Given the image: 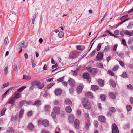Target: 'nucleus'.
Returning a JSON list of instances; mask_svg holds the SVG:
<instances>
[{
    "mask_svg": "<svg viewBox=\"0 0 133 133\" xmlns=\"http://www.w3.org/2000/svg\"><path fill=\"white\" fill-rule=\"evenodd\" d=\"M26 86H23L18 89L17 92H21L26 88Z\"/></svg>",
    "mask_w": 133,
    "mask_h": 133,
    "instance_id": "29",
    "label": "nucleus"
},
{
    "mask_svg": "<svg viewBox=\"0 0 133 133\" xmlns=\"http://www.w3.org/2000/svg\"><path fill=\"white\" fill-rule=\"evenodd\" d=\"M32 111H30L27 112V115L28 116H30L32 115Z\"/></svg>",
    "mask_w": 133,
    "mask_h": 133,
    "instance_id": "59",
    "label": "nucleus"
},
{
    "mask_svg": "<svg viewBox=\"0 0 133 133\" xmlns=\"http://www.w3.org/2000/svg\"><path fill=\"white\" fill-rule=\"evenodd\" d=\"M108 72L109 74L112 76H114V73L111 70H109L108 71Z\"/></svg>",
    "mask_w": 133,
    "mask_h": 133,
    "instance_id": "63",
    "label": "nucleus"
},
{
    "mask_svg": "<svg viewBox=\"0 0 133 133\" xmlns=\"http://www.w3.org/2000/svg\"><path fill=\"white\" fill-rule=\"evenodd\" d=\"M78 53L76 51H73L71 52L70 55V57L71 58H74L77 56Z\"/></svg>",
    "mask_w": 133,
    "mask_h": 133,
    "instance_id": "7",
    "label": "nucleus"
},
{
    "mask_svg": "<svg viewBox=\"0 0 133 133\" xmlns=\"http://www.w3.org/2000/svg\"><path fill=\"white\" fill-rule=\"evenodd\" d=\"M127 87L128 89L130 90H133V87L131 84L127 85Z\"/></svg>",
    "mask_w": 133,
    "mask_h": 133,
    "instance_id": "51",
    "label": "nucleus"
},
{
    "mask_svg": "<svg viewBox=\"0 0 133 133\" xmlns=\"http://www.w3.org/2000/svg\"><path fill=\"white\" fill-rule=\"evenodd\" d=\"M19 45L20 46L21 48L22 47L26 48L27 46V44H24V41L23 43L21 42L19 44Z\"/></svg>",
    "mask_w": 133,
    "mask_h": 133,
    "instance_id": "21",
    "label": "nucleus"
},
{
    "mask_svg": "<svg viewBox=\"0 0 133 133\" xmlns=\"http://www.w3.org/2000/svg\"><path fill=\"white\" fill-rule=\"evenodd\" d=\"M37 86L39 89H42L44 87V84L43 83H41L39 81V83H38V85H37Z\"/></svg>",
    "mask_w": 133,
    "mask_h": 133,
    "instance_id": "25",
    "label": "nucleus"
},
{
    "mask_svg": "<svg viewBox=\"0 0 133 133\" xmlns=\"http://www.w3.org/2000/svg\"><path fill=\"white\" fill-rule=\"evenodd\" d=\"M130 127V126L129 124L128 123H127L125 124L124 127L123 128L126 130L128 129Z\"/></svg>",
    "mask_w": 133,
    "mask_h": 133,
    "instance_id": "37",
    "label": "nucleus"
},
{
    "mask_svg": "<svg viewBox=\"0 0 133 133\" xmlns=\"http://www.w3.org/2000/svg\"><path fill=\"white\" fill-rule=\"evenodd\" d=\"M91 88L92 90L93 91H96L99 89V87L96 85H92L91 86Z\"/></svg>",
    "mask_w": 133,
    "mask_h": 133,
    "instance_id": "18",
    "label": "nucleus"
},
{
    "mask_svg": "<svg viewBox=\"0 0 133 133\" xmlns=\"http://www.w3.org/2000/svg\"><path fill=\"white\" fill-rule=\"evenodd\" d=\"M34 126L33 125L32 123H29L28 126V128L29 130H31L34 128Z\"/></svg>",
    "mask_w": 133,
    "mask_h": 133,
    "instance_id": "19",
    "label": "nucleus"
},
{
    "mask_svg": "<svg viewBox=\"0 0 133 133\" xmlns=\"http://www.w3.org/2000/svg\"><path fill=\"white\" fill-rule=\"evenodd\" d=\"M68 83L69 85L71 86L74 87L75 86V82L73 79L72 78H70L69 79Z\"/></svg>",
    "mask_w": 133,
    "mask_h": 133,
    "instance_id": "8",
    "label": "nucleus"
},
{
    "mask_svg": "<svg viewBox=\"0 0 133 133\" xmlns=\"http://www.w3.org/2000/svg\"><path fill=\"white\" fill-rule=\"evenodd\" d=\"M53 110L57 115H59L60 114V108L59 107H55L53 109Z\"/></svg>",
    "mask_w": 133,
    "mask_h": 133,
    "instance_id": "4",
    "label": "nucleus"
},
{
    "mask_svg": "<svg viewBox=\"0 0 133 133\" xmlns=\"http://www.w3.org/2000/svg\"><path fill=\"white\" fill-rule=\"evenodd\" d=\"M109 95L111 98L113 99H115L116 96L112 92H110L109 94Z\"/></svg>",
    "mask_w": 133,
    "mask_h": 133,
    "instance_id": "30",
    "label": "nucleus"
},
{
    "mask_svg": "<svg viewBox=\"0 0 133 133\" xmlns=\"http://www.w3.org/2000/svg\"><path fill=\"white\" fill-rule=\"evenodd\" d=\"M86 96L88 98H92L93 97V95L91 92H88L86 94Z\"/></svg>",
    "mask_w": 133,
    "mask_h": 133,
    "instance_id": "17",
    "label": "nucleus"
},
{
    "mask_svg": "<svg viewBox=\"0 0 133 133\" xmlns=\"http://www.w3.org/2000/svg\"><path fill=\"white\" fill-rule=\"evenodd\" d=\"M59 37L61 38L62 37L64 36V33L62 31H60L58 34Z\"/></svg>",
    "mask_w": 133,
    "mask_h": 133,
    "instance_id": "43",
    "label": "nucleus"
},
{
    "mask_svg": "<svg viewBox=\"0 0 133 133\" xmlns=\"http://www.w3.org/2000/svg\"><path fill=\"white\" fill-rule=\"evenodd\" d=\"M34 59L33 60L32 59L31 60V62L32 63V67L34 68L35 66V61H34Z\"/></svg>",
    "mask_w": 133,
    "mask_h": 133,
    "instance_id": "55",
    "label": "nucleus"
},
{
    "mask_svg": "<svg viewBox=\"0 0 133 133\" xmlns=\"http://www.w3.org/2000/svg\"><path fill=\"white\" fill-rule=\"evenodd\" d=\"M118 69V66L116 65L113 68L112 70L113 71H115L117 70Z\"/></svg>",
    "mask_w": 133,
    "mask_h": 133,
    "instance_id": "52",
    "label": "nucleus"
},
{
    "mask_svg": "<svg viewBox=\"0 0 133 133\" xmlns=\"http://www.w3.org/2000/svg\"><path fill=\"white\" fill-rule=\"evenodd\" d=\"M61 90L59 89H57L55 90V93L56 95L57 96L59 95L61 93Z\"/></svg>",
    "mask_w": 133,
    "mask_h": 133,
    "instance_id": "12",
    "label": "nucleus"
},
{
    "mask_svg": "<svg viewBox=\"0 0 133 133\" xmlns=\"http://www.w3.org/2000/svg\"><path fill=\"white\" fill-rule=\"evenodd\" d=\"M114 34L116 35H118L119 34V31L118 30H116L114 32Z\"/></svg>",
    "mask_w": 133,
    "mask_h": 133,
    "instance_id": "64",
    "label": "nucleus"
},
{
    "mask_svg": "<svg viewBox=\"0 0 133 133\" xmlns=\"http://www.w3.org/2000/svg\"><path fill=\"white\" fill-rule=\"evenodd\" d=\"M12 88H10L8 89L4 94L2 96V97L3 98H4L6 96V94Z\"/></svg>",
    "mask_w": 133,
    "mask_h": 133,
    "instance_id": "35",
    "label": "nucleus"
},
{
    "mask_svg": "<svg viewBox=\"0 0 133 133\" xmlns=\"http://www.w3.org/2000/svg\"><path fill=\"white\" fill-rule=\"evenodd\" d=\"M100 97L102 101H104L106 98V96L103 94H101L100 95Z\"/></svg>",
    "mask_w": 133,
    "mask_h": 133,
    "instance_id": "32",
    "label": "nucleus"
},
{
    "mask_svg": "<svg viewBox=\"0 0 133 133\" xmlns=\"http://www.w3.org/2000/svg\"><path fill=\"white\" fill-rule=\"evenodd\" d=\"M9 84V82H7L6 83H4L3 84V87H2V88H5L6 87L8 86Z\"/></svg>",
    "mask_w": 133,
    "mask_h": 133,
    "instance_id": "54",
    "label": "nucleus"
},
{
    "mask_svg": "<svg viewBox=\"0 0 133 133\" xmlns=\"http://www.w3.org/2000/svg\"><path fill=\"white\" fill-rule=\"evenodd\" d=\"M83 78L85 79H88L90 77V75L88 73H84L83 75Z\"/></svg>",
    "mask_w": 133,
    "mask_h": 133,
    "instance_id": "13",
    "label": "nucleus"
},
{
    "mask_svg": "<svg viewBox=\"0 0 133 133\" xmlns=\"http://www.w3.org/2000/svg\"><path fill=\"white\" fill-rule=\"evenodd\" d=\"M83 104L84 107L87 109H89L91 108V105L90 103L87 98L83 99Z\"/></svg>",
    "mask_w": 133,
    "mask_h": 133,
    "instance_id": "1",
    "label": "nucleus"
},
{
    "mask_svg": "<svg viewBox=\"0 0 133 133\" xmlns=\"http://www.w3.org/2000/svg\"><path fill=\"white\" fill-rule=\"evenodd\" d=\"M15 102V99L14 97H12L9 100L8 103L9 104H13Z\"/></svg>",
    "mask_w": 133,
    "mask_h": 133,
    "instance_id": "22",
    "label": "nucleus"
},
{
    "mask_svg": "<svg viewBox=\"0 0 133 133\" xmlns=\"http://www.w3.org/2000/svg\"><path fill=\"white\" fill-rule=\"evenodd\" d=\"M77 48L78 50H82L84 49V46H77Z\"/></svg>",
    "mask_w": 133,
    "mask_h": 133,
    "instance_id": "33",
    "label": "nucleus"
},
{
    "mask_svg": "<svg viewBox=\"0 0 133 133\" xmlns=\"http://www.w3.org/2000/svg\"><path fill=\"white\" fill-rule=\"evenodd\" d=\"M122 43L123 45H124L125 46H127L126 42L125 39H123L122 41Z\"/></svg>",
    "mask_w": 133,
    "mask_h": 133,
    "instance_id": "60",
    "label": "nucleus"
},
{
    "mask_svg": "<svg viewBox=\"0 0 133 133\" xmlns=\"http://www.w3.org/2000/svg\"><path fill=\"white\" fill-rule=\"evenodd\" d=\"M65 110L67 113H69L71 112L72 109L70 106H67L65 108Z\"/></svg>",
    "mask_w": 133,
    "mask_h": 133,
    "instance_id": "26",
    "label": "nucleus"
},
{
    "mask_svg": "<svg viewBox=\"0 0 133 133\" xmlns=\"http://www.w3.org/2000/svg\"><path fill=\"white\" fill-rule=\"evenodd\" d=\"M132 24L131 23H129L128 25L127 26V28L128 29H130L131 28Z\"/></svg>",
    "mask_w": 133,
    "mask_h": 133,
    "instance_id": "57",
    "label": "nucleus"
},
{
    "mask_svg": "<svg viewBox=\"0 0 133 133\" xmlns=\"http://www.w3.org/2000/svg\"><path fill=\"white\" fill-rule=\"evenodd\" d=\"M127 74L125 72H124L121 75L122 77L124 78H127Z\"/></svg>",
    "mask_w": 133,
    "mask_h": 133,
    "instance_id": "36",
    "label": "nucleus"
},
{
    "mask_svg": "<svg viewBox=\"0 0 133 133\" xmlns=\"http://www.w3.org/2000/svg\"><path fill=\"white\" fill-rule=\"evenodd\" d=\"M128 15H125L122 16L120 18L121 20H122L123 19L127 18L128 17Z\"/></svg>",
    "mask_w": 133,
    "mask_h": 133,
    "instance_id": "50",
    "label": "nucleus"
},
{
    "mask_svg": "<svg viewBox=\"0 0 133 133\" xmlns=\"http://www.w3.org/2000/svg\"><path fill=\"white\" fill-rule=\"evenodd\" d=\"M26 101L25 100H22L19 103V107L21 108L22 106L25 104Z\"/></svg>",
    "mask_w": 133,
    "mask_h": 133,
    "instance_id": "23",
    "label": "nucleus"
},
{
    "mask_svg": "<svg viewBox=\"0 0 133 133\" xmlns=\"http://www.w3.org/2000/svg\"><path fill=\"white\" fill-rule=\"evenodd\" d=\"M55 83H52L48 84L47 87V89L48 90L51 88Z\"/></svg>",
    "mask_w": 133,
    "mask_h": 133,
    "instance_id": "38",
    "label": "nucleus"
},
{
    "mask_svg": "<svg viewBox=\"0 0 133 133\" xmlns=\"http://www.w3.org/2000/svg\"><path fill=\"white\" fill-rule=\"evenodd\" d=\"M109 82L112 86L114 88L116 87V84L115 82L112 79H110Z\"/></svg>",
    "mask_w": 133,
    "mask_h": 133,
    "instance_id": "20",
    "label": "nucleus"
},
{
    "mask_svg": "<svg viewBox=\"0 0 133 133\" xmlns=\"http://www.w3.org/2000/svg\"><path fill=\"white\" fill-rule=\"evenodd\" d=\"M80 123V122L79 120L77 119L75 120L74 122V124L75 125H76V126L79 125V124Z\"/></svg>",
    "mask_w": 133,
    "mask_h": 133,
    "instance_id": "34",
    "label": "nucleus"
},
{
    "mask_svg": "<svg viewBox=\"0 0 133 133\" xmlns=\"http://www.w3.org/2000/svg\"><path fill=\"white\" fill-rule=\"evenodd\" d=\"M6 111V109L4 108L2 109L1 111V116H3L4 115Z\"/></svg>",
    "mask_w": 133,
    "mask_h": 133,
    "instance_id": "41",
    "label": "nucleus"
},
{
    "mask_svg": "<svg viewBox=\"0 0 133 133\" xmlns=\"http://www.w3.org/2000/svg\"><path fill=\"white\" fill-rule=\"evenodd\" d=\"M5 44H7L8 43V40L7 37H6L5 39L4 40Z\"/></svg>",
    "mask_w": 133,
    "mask_h": 133,
    "instance_id": "61",
    "label": "nucleus"
},
{
    "mask_svg": "<svg viewBox=\"0 0 133 133\" xmlns=\"http://www.w3.org/2000/svg\"><path fill=\"white\" fill-rule=\"evenodd\" d=\"M56 114L53 111H52L51 113V116L54 119H55L56 118Z\"/></svg>",
    "mask_w": 133,
    "mask_h": 133,
    "instance_id": "48",
    "label": "nucleus"
},
{
    "mask_svg": "<svg viewBox=\"0 0 133 133\" xmlns=\"http://www.w3.org/2000/svg\"><path fill=\"white\" fill-rule=\"evenodd\" d=\"M119 63L120 65L123 67H124V64L123 62L122 61H119Z\"/></svg>",
    "mask_w": 133,
    "mask_h": 133,
    "instance_id": "62",
    "label": "nucleus"
},
{
    "mask_svg": "<svg viewBox=\"0 0 133 133\" xmlns=\"http://www.w3.org/2000/svg\"><path fill=\"white\" fill-rule=\"evenodd\" d=\"M98 84L101 87H102L104 85V81L102 79H99L98 81Z\"/></svg>",
    "mask_w": 133,
    "mask_h": 133,
    "instance_id": "15",
    "label": "nucleus"
},
{
    "mask_svg": "<svg viewBox=\"0 0 133 133\" xmlns=\"http://www.w3.org/2000/svg\"><path fill=\"white\" fill-rule=\"evenodd\" d=\"M69 121L70 123H72L74 120V116L72 115H70L68 116V118Z\"/></svg>",
    "mask_w": 133,
    "mask_h": 133,
    "instance_id": "14",
    "label": "nucleus"
},
{
    "mask_svg": "<svg viewBox=\"0 0 133 133\" xmlns=\"http://www.w3.org/2000/svg\"><path fill=\"white\" fill-rule=\"evenodd\" d=\"M99 120L101 122H105L106 119L105 117L103 116H100L99 117Z\"/></svg>",
    "mask_w": 133,
    "mask_h": 133,
    "instance_id": "16",
    "label": "nucleus"
},
{
    "mask_svg": "<svg viewBox=\"0 0 133 133\" xmlns=\"http://www.w3.org/2000/svg\"><path fill=\"white\" fill-rule=\"evenodd\" d=\"M125 34L126 35H128L129 36H131V33L129 31H128L126 30L125 31Z\"/></svg>",
    "mask_w": 133,
    "mask_h": 133,
    "instance_id": "56",
    "label": "nucleus"
},
{
    "mask_svg": "<svg viewBox=\"0 0 133 133\" xmlns=\"http://www.w3.org/2000/svg\"><path fill=\"white\" fill-rule=\"evenodd\" d=\"M50 105H46L45 106L44 109L46 111H48L50 110Z\"/></svg>",
    "mask_w": 133,
    "mask_h": 133,
    "instance_id": "39",
    "label": "nucleus"
},
{
    "mask_svg": "<svg viewBox=\"0 0 133 133\" xmlns=\"http://www.w3.org/2000/svg\"><path fill=\"white\" fill-rule=\"evenodd\" d=\"M24 110L23 109H21L20 111L19 114V117L21 118L22 117V115L23 114L24 112Z\"/></svg>",
    "mask_w": 133,
    "mask_h": 133,
    "instance_id": "28",
    "label": "nucleus"
},
{
    "mask_svg": "<svg viewBox=\"0 0 133 133\" xmlns=\"http://www.w3.org/2000/svg\"><path fill=\"white\" fill-rule=\"evenodd\" d=\"M102 44L101 43H99L98 44L96 49V50L97 51H99L101 49Z\"/></svg>",
    "mask_w": 133,
    "mask_h": 133,
    "instance_id": "47",
    "label": "nucleus"
},
{
    "mask_svg": "<svg viewBox=\"0 0 133 133\" xmlns=\"http://www.w3.org/2000/svg\"><path fill=\"white\" fill-rule=\"evenodd\" d=\"M94 125L96 127H98L99 125L98 121L96 120L94 121Z\"/></svg>",
    "mask_w": 133,
    "mask_h": 133,
    "instance_id": "44",
    "label": "nucleus"
},
{
    "mask_svg": "<svg viewBox=\"0 0 133 133\" xmlns=\"http://www.w3.org/2000/svg\"><path fill=\"white\" fill-rule=\"evenodd\" d=\"M41 103V101H40L38 100L35 101L33 105H37V106H39L40 105Z\"/></svg>",
    "mask_w": 133,
    "mask_h": 133,
    "instance_id": "31",
    "label": "nucleus"
},
{
    "mask_svg": "<svg viewBox=\"0 0 133 133\" xmlns=\"http://www.w3.org/2000/svg\"><path fill=\"white\" fill-rule=\"evenodd\" d=\"M90 125V122L88 120V119L87 122V124L85 127L87 129H88L89 128V127Z\"/></svg>",
    "mask_w": 133,
    "mask_h": 133,
    "instance_id": "40",
    "label": "nucleus"
},
{
    "mask_svg": "<svg viewBox=\"0 0 133 133\" xmlns=\"http://www.w3.org/2000/svg\"><path fill=\"white\" fill-rule=\"evenodd\" d=\"M13 129V128L12 127L9 128L7 130V132L8 133L11 132L12 131Z\"/></svg>",
    "mask_w": 133,
    "mask_h": 133,
    "instance_id": "46",
    "label": "nucleus"
},
{
    "mask_svg": "<svg viewBox=\"0 0 133 133\" xmlns=\"http://www.w3.org/2000/svg\"><path fill=\"white\" fill-rule=\"evenodd\" d=\"M39 83V81L37 80H35L31 81L30 84L33 86H37Z\"/></svg>",
    "mask_w": 133,
    "mask_h": 133,
    "instance_id": "11",
    "label": "nucleus"
},
{
    "mask_svg": "<svg viewBox=\"0 0 133 133\" xmlns=\"http://www.w3.org/2000/svg\"><path fill=\"white\" fill-rule=\"evenodd\" d=\"M64 103L66 105H71L72 103L71 101L69 98H67L65 99Z\"/></svg>",
    "mask_w": 133,
    "mask_h": 133,
    "instance_id": "10",
    "label": "nucleus"
},
{
    "mask_svg": "<svg viewBox=\"0 0 133 133\" xmlns=\"http://www.w3.org/2000/svg\"><path fill=\"white\" fill-rule=\"evenodd\" d=\"M20 96L21 95L20 93H15L14 95V96L13 97H14V98L15 99H17L19 98Z\"/></svg>",
    "mask_w": 133,
    "mask_h": 133,
    "instance_id": "24",
    "label": "nucleus"
},
{
    "mask_svg": "<svg viewBox=\"0 0 133 133\" xmlns=\"http://www.w3.org/2000/svg\"><path fill=\"white\" fill-rule=\"evenodd\" d=\"M41 122L42 125L45 127H48L49 125V122L47 120H43Z\"/></svg>",
    "mask_w": 133,
    "mask_h": 133,
    "instance_id": "9",
    "label": "nucleus"
},
{
    "mask_svg": "<svg viewBox=\"0 0 133 133\" xmlns=\"http://www.w3.org/2000/svg\"><path fill=\"white\" fill-rule=\"evenodd\" d=\"M126 108L127 110L128 111H130L132 108L131 106L129 105H127Z\"/></svg>",
    "mask_w": 133,
    "mask_h": 133,
    "instance_id": "45",
    "label": "nucleus"
},
{
    "mask_svg": "<svg viewBox=\"0 0 133 133\" xmlns=\"http://www.w3.org/2000/svg\"><path fill=\"white\" fill-rule=\"evenodd\" d=\"M117 46H118V45L117 44L113 46V50L114 51V52L116 51V49L117 47Z\"/></svg>",
    "mask_w": 133,
    "mask_h": 133,
    "instance_id": "58",
    "label": "nucleus"
},
{
    "mask_svg": "<svg viewBox=\"0 0 133 133\" xmlns=\"http://www.w3.org/2000/svg\"><path fill=\"white\" fill-rule=\"evenodd\" d=\"M83 87V86L82 84H80V85L77 87V91L78 93L79 94L81 92L82 88Z\"/></svg>",
    "mask_w": 133,
    "mask_h": 133,
    "instance_id": "6",
    "label": "nucleus"
},
{
    "mask_svg": "<svg viewBox=\"0 0 133 133\" xmlns=\"http://www.w3.org/2000/svg\"><path fill=\"white\" fill-rule=\"evenodd\" d=\"M8 66L6 67L4 69V74H6L8 72Z\"/></svg>",
    "mask_w": 133,
    "mask_h": 133,
    "instance_id": "53",
    "label": "nucleus"
},
{
    "mask_svg": "<svg viewBox=\"0 0 133 133\" xmlns=\"http://www.w3.org/2000/svg\"><path fill=\"white\" fill-rule=\"evenodd\" d=\"M112 133H119V131L117 127L116 124L114 123L112 126Z\"/></svg>",
    "mask_w": 133,
    "mask_h": 133,
    "instance_id": "2",
    "label": "nucleus"
},
{
    "mask_svg": "<svg viewBox=\"0 0 133 133\" xmlns=\"http://www.w3.org/2000/svg\"><path fill=\"white\" fill-rule=\"evenodd\" d=\"M87 70L88 72L92 75L96 74L97 72V69L95 68H87Z\"/></svg>",
    "mask_w": 133,
    "mask_h": 133,
    "instance_id": "3",
    "label": "nucleus"
},
{
    "mask_svg": "<svg viewBox=\"0 0 133 133\" xmlns=\"http://www.w3.org/2000/svg\"><path fill=\"white\" fill-rule=\"evenodd\" d=\"M109 110L112 112H115L116 111V110L114 107H111L109 108Z\"/></svg>",
    "mask_w": 133,
    "mask_h": 133,
    "instance_id": "42",
    "label": "nucleus"
},
{
    "mask_svg": "<svg viewBox=\"0 0 133 133\" xmlns=\"http://www.w3.org/2000/svg\"><path fill=\"white\" fill-rule=\"evenodd\" d=\"M23 79H26L27 80H29L31 79V78L30 76L23 75Z\"/></svg>",
    "mask_w": 133,
    "mask_h": 133,
    "instance_id": "27",
    "label": "nucleus"
},
{
    "mask_svg": "<svg viewBox=\"0 0 133 133\" xmlns=\"http://www.w3.org/2000/svg\"><path fill=\"white\" fill-rule=\"evenodd\" d=\"M109 45H108L107 46H106L105 47V48L104 49V51L105 52H107L108 51H109Z\"/></svg>",
    "mask_w": 133,
    "mask_h": 133,
    "instance_id": "49",
    "label": "nucleus"
},
{
    "mask_svg": "<svg viewBox=\"0 0 133 133\" xmlns=\"http://www.w3.org/2000/svg\"><path fill=\"white\" fill-rule=\"evenodd\" d=\"M103 57V54L101 52H99L97 55L96 58L97 61H100L102 59Z\"/></svg>",
    "mask_w": 133,
    "mask_h": 133,
    "instance_id": "5",
    "label": "nucleus"
}]
</instances>
